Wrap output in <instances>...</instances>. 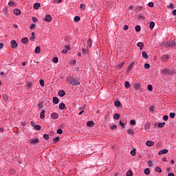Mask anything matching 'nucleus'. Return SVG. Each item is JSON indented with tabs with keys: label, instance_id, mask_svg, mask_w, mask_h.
Here are the masks:
<instances>
[{
	"label": "nucleus",
	"instance_id": "nucleus-1",
	"mask_svg": "<svg viewBox=\"0 0 176 176\" xmlns=\"http://www.w3.org/2000/svg\"><path fill=\"white\" fill-rule=\"evenodd\" d=\"M67 82L69 83V85H72V86H79V85H80V82L76 80L75 78L71 76L67 78Z\"/></svg>",
	"mask_w": 176,
	"mask_h": 176
},
{
	"label": "nucleus",
	"instance_id": "nucleus-2",
	"mask_svg": "<svg viewBox=\"0 0 176 176\" xmlns=\"http://www.w3.org/2000/svg\"><path fill=\"white\" fill-rule=\"evenodd\" d=\"M162 75H169V76H173L174 74H175V72L166 68L162 70Z\"/></svg>",
	"mask_w": 176,
	"mask_h": 176
},
{
	"label": "nucleus",
	"instance_id": "nucleus-3",
	"mask_svg": "<svg viewBox=\"0 0 176 176\" xmlns=\"http://www.w3.org/2000/svg\"><path fill=\"white\" fill-rule=\"evenodd\" d=\"M52 20H53V18H52V16L50 14H46L45 17V21H46L47 23H50Z\"/></svg>",
	"mask_w": 176,
	"mask_h": 176
},
{
	"label": "nucleus",
	"instance_id": "nucleus-4",
	"mask_svg": "<svg viewBox=\"0 0 176 176\" xmlns=\"http://www.w3.org/2000/svg\"><path fill=\"white\" fill-rule=\"evenodd\" d=\"M11 47L12 49H17V42L15 40L11 41Z\"/></svg>",
	"mask_w": 176,
	"mask_h": 176
},
{
	"label": "nucleus",
	"instance_id": "nucleus-5",
	"mask_svg": "<svg viewBox=\"0 0 176 176\" xmlns=\"http://www.w3.org/2000/svg\"><path fill=\"white\" fill-rule=\"evenodd\" d=\"M30 145H36V144H39V139L35 138L30 141Z\"/></svg>",
	"mask_w": 176,
	"mask_h": 176
},
{
	"label": "nucleus",
	"instance_id": "nucleus-6",
	"mask_svg": "<svg viewBox=\"0 0 176 176\" xmlns=\"http://www.w3.org/2000/svg\"><path fill=\"white\" fill-rule=\"evenodd\" d=\"M168 55H163L161 58V60L163 61V63H167V61H168Z\"/></svg>",
	"mask_w": 176,
	"mask_h": 176
},
{
	"label": "nucleus",
	"instance_id": "nucleus-7",
	"mask_svg": "<svg viewBox=\"0 0 176 176\" xmlns=\"http://www.w3.org/2000/svg\"><path fill=\"white\" fill-rule=\"evenodd\" d=\"M29 39L28 37L22 38L21 40V43H23V45H27L28 43Z\"/></svg>",
	"mask_w": 176,
	"mask_h": 176
},
{
	"label": "nucleus",
	"instance_id": "nucleus-8",
	"mask_svg": "<svg viewBox=\"0 0 176 176\" xmlns=\"http://www.w3.org/2000/svg\"><path fill=\"white\" fill-rule=\"evenodd\" d=\"M14 14L20 16L21 14V11L19 9H14Z\"/></svg>",
	"mask_w": 176,
	"mask_h": 176
},
{
	"label": "nucleus",
	"instance_id": "nucleus-9",
	"mask_svg": "<svg viewBox=\"0 0 176 176\" xmlns=\"http://www.w3.org/2000/svg\"><path fill=\"white\" fill-rule=\"evenodd\" d=\"M166 153H168V150L163 149L159 151L158 155H166Z\"/></svg>",
	"mask_w": 176,
	"mask_h": 176
},
{
	"label": "nucleus",
	"instance_id": "nucleus-10",
	"mask_svg": "<svg viewBox=\"0 0 176 176\" xmlns=\"http://www.w3.org/2000/svg\"><path fill=\"white\" fill-rule=\"evenodd\" d=\"M51 118H52V119H54V120L58 119V113H52L51 114Z\"/></svg>",
	"mask_w": 176,
	"mask_h": 176
},
{
	"label": "nucleus",
	"instance_id": "nucleus-11",
	"mask_svg": "<svg viewBox=\"0 0 176 176\" xmlns=\"http://www.w3.org/2000/svg\"><path fill=\"white\" fill-rule=\"evenodd\" d=\"M146 145L147 146H153V145H155V142H153V141H151V140H148L146 142Z\"/></svg>",
	"mask_w": 176,
	"mask_h": 176
},
{
	"label": "nucleus",
	"instance_id": "nucleus-12",
	"mask_svg": "<svg viewBox=\"0 0 176 176\" xmlns=\"http://www.w3.org/2000/svg\"><path fill=\"white\" fill-rule=\"evenodd\" d=\"M59 97H64L65 96V91L63 89L60 90L58 93Z\"/></svg>",
	"mask_w": 176,
	"mask_h": 176
},
{
	"label": "nucleus",
	"instance_id": "nucleus-13",
	"mask_svg": "<svg viewBox=\"0 0 176 176\" xmlns=\"http://www.w3.org/2000/svg\"><path fill=\"white\" fill-rule=\"evenodd\" d=\"M137 46H138V47H140V50H142V49H144V43L139 42L137 43Z\"/></svg>",
	"mask_w": 176,
	"mask_h": 176
},
{
	"label": "nucleus",
	"instance_id": "nucleus-14",
	"mask_svg": "<svg viewBox=\"0 0 176 176\" xmlns=\"http://www.w3.org/2000/svg\"><path fill=\"white\" fill-rule=\"evenodd\" d=\"M94 124H95L94 122H93V121H88L87 122V127H94Z\"/></svg>",
	"mask_w": 176,
	"mask_h": 176
},
{
	"label": "nucleus",
	"instance_id": "nucleus-15",
	"mask_svg": "<svg viewBox=\"0 0 176 176\" xmlns=\"http://www.w3.org/2000/svg\"><path fill=\"white\" fill-rule=\"evenodd\" d=\"M30 41L32 42H34V41H35V39H36V36H35V32H32V35H31V37H30Z\"/></svg>",
	"mask_w": 176,
	"mask_h": 176
},
{
	"label": "nucleus",
	"instance_id": "nucleus-16",
	"mask_svg": "<svg viewBox=\"0 0 176 176\" xmlns=\"http://www.w3.org/2000/svg\"><path fill=\"white\" fill-rule=\"evenodd\" d=\"M59 109L61 111L65 109V104H64V102H62L60 104H59Z\"/></svg>",
	"mask_w": 176,
	"mask_h": 176
},
{
	"label": "nucleus",
	"instance_id": "nucleus-17",
	"mask_svg": "<svg viewBox=\"0 0 176 176\" xmlns=\"http://www.w3.org/2000/svg\"><path fill=\"white\" fill-rule=\"evenodd\" d=\"M91 45H93V40H91V38H89L87 40V47H91Z\"/></svg>",
	"mask_w": 176,
	"mask_h": 176
},
{
	"label": "nucleus",
	"instance_id": "nucleus-18",
	"mask_svg": "<svg viewBox=\"0 0 176 176\" xmlns=\"http://www.w3.org/2000/svg\"><path fill=\"white\" fill-rule=\"evenodd\" d=\"M46 113V111L42 110L40 114V118L41 119H45V113Z\"/></svg>",
	"mask_w": 176,
	"mask_h": 176
},
{
	"label": "nucleus",
	"instance_id": "nucleus-19",
	"mask_svg": "<svg viewBox=\"0 0 176 176\" xmlns=\"http://www.w3.org/2000/svg\"><path fill=\"white\" fill-rule=\"evenodd\" d=\"M134 9L135 12H141V10H142V6H138L137 7H135Z\"/></svg>",
	"mask_w": 176,
	"mask_h": 176
},
{
	"label": "nucleus",
	"instance_id": "nucleus-20",
	"mask_svg": "<svg viewBox=\"0 0 176 176\" xmlns=\"http://www.w3.org/2000/svg\"><path fill=\"white\" fill-rule=\"evenodd\" d=\"M34 52L36 54H39L41 53V46H36Z\"/></svg>",
	"mask_w": 176,
	"mask_h": 176
},
{
	"label": "nucleus",
	"instance_id": "nucleus-21",
	"mask_svg": "<svg viewBox=\"0 0 176 176\" xmlns=\"http://www.w3.org/2000/svg\"><path fill=\"white\" fill-rule=\"evenodd\" d=\"M134 89H135V90H140L141 89V85H140V83H135Z\"/></svg>",
	"mask_w": 176,
	"mask_h": 176
},
{
	"label": "nucleus",
	"instance_id": "nucleus-22",
	"mask_svg": "<svg viewBox=\"0 0 176 176\" xmlns=\"http://www.w3.org/2000/svg\"><path fill=\"white\" fill-rule=\"evenodd\" d=\"M52 102L53 104H58V102H60V101L58 100V98L54 97L52 100Z\"/></svg>",
	"mask_w": 176,
	"mask_h": 176
},
{
	"label": "nucleus",
	"instance_id": "nucleus-23",
	"mask_svg": "<svg viewBox=\"0 0 176 176\" xmlns=\"http://www.w3.org/2000/svg\"><path fill=\"white\" fill-rule=\"evenodd\" d=\"M33 8H34V9H36V10L39 9V8H41V3H35L34 4Z\"/></svg>",
	"mask_w": 176,
	"mask_h": 176
},
{
	"label": "nucleus",
	"instance_id": "nucleus-24",
	"mask_svg": "<svg viewBox=\"0 0 176 176\" xmlns=\"http://www.w3.org/2000/svg\"><path fill=\"white\" fill-rule=\"evenodd\" d=\"M82 52L84 55L89 54V49L82 48Z\"/></svg>",
	"mask_w": 176,
	"mask_h": 176
},
{
	"label": "nucleus",
	"instance_id": "nucleus-25",
	"mask_svg": "<svg viewBox=\"0 0 176 176\" xmlns=\"http://www.w3.org/2000/svg\"><path fill=\"white\" fill-rule=\"evenodd\" d=\"M142 54V57L144 58H145V60H147V58H148V54H146V52L143 51Z\"/></svg>",
	"mask_w": 176,
	"mask_h": 176
},
{
	"label": "nucleus",
	"instance_id": "nucleus-26",
	"mask_svg": "<svg viewBox=\"0 0 176 176\" xmlns=\"http://www.w3.org/2000/svg\"><path fill=\"white\" fill-rule=\"evenodd\" d=\"M144 174L146 175H149V174H151V170L149 169V168H146V169H144Z\"/></svg>",
	"mask_w": 176,
	"mask_h": 176
},
{
	"label": "nucleus",
	"instance_id": "nucleus-27",
	"mask_svg": "<svg viewBox=\"0 0 176 176\" xmlns=\"http://www.w3.org/2000/svg\"><path fill=\"white\" fill-rule=\"evenodd\" d=\"M149 28L150 30H153L155 28V22L151 21L149 24Z\"/></svg>",
	"mask_w": 176,
	"mask_h": 176
},
{
	"label": "nucleus",
	"instance_id": "nucleus-28",
	"mask_svg": "<svg viewBox=\"0 0 176 176\" xmlns=\"http://www.w3.org/2000/svg\"><path fill=\"white\" fill-rule=\"evenodd\" d=\"M114 105L116 107V108H119V107L122 105V103H120V101H116L114 102Z\"/></svg>",
	"mask_w": 176,
	"mask_h": 176
},
{
	"label": "nucleus",
	"instance_id": "nucleus-29",
	"mask_svg": "<svg viewBox=\"0 0 176 176\" xmlns=\"http://www.w3.org/2000/svg\"><path fill=\"white\" fill-rule=\"evenodd\" d=\"M113 118L116 119V120H119V119H120V115L118 113H115Z\"/></svg>",
	"mask_w": 176,
	"mask_h": 176
},
{
	"label": "nucleus",
	"instance_id": "nucleus-30",
	"mask_svg": "<svg viewBox=\"0 0 176 176\" xmlns=\"http://www.w3.org/2000/svg\"><path fill=\"white\" fill-rule=\"evenodd\" d=\"M124 86L126 89H130V82L129 81H126L124 83Z\"/></svg>",
	"mask_w": 176,
	"mask_h": 176
},
{
	"label": "nucleus",
	"instance_id": "nucleus-31",
	"mask_svg": "<svg viewBox=\"0 0 176 176\" xmlns=\"http://www.w3.org/2000/svg\"><path fill=\"white\" fill-rule=\"evenodd\" d=\"M58 141H60V137H56L53 139L54 144H57V142H58Z\"/></svg>",
	"mask_w": 176,
	"mask_h": 176
},
{
	"label": "nucleus",
	"instance_id": "nucleus-32",
	"mask_svg": "<svg viewBox=\"0 0 176 176\" xmlns=\"http://www.w3.org/2000/svg\"><path fill=\"white\" fill-rule=\"evenodd\" d=\"M80 10H86V5H85L83 3L80 4Z\"/></svg>",
	"mask_w": 176,
	"mask_h": 176
},
{
	"label": "nucleus",
	"instance_id": "nucleus-33",
	"mask_svg": "<svg viewBox=\"0 0 176 176\" xmlns=\"http://www.w3.org/2000/svg\"><path fill=\"white\" fill-rule=\"evenodd\" d=\"M3 101H8V100H9V96H8L7 94H3Z\"/></svg>",
	"mask_w": 176,
	"mask_h": 176
},
{
	"label": "nucleus",
	"instance_id": "nucleus-34",
	"mask_svg": "<svg viewBox=\"0 0 176 176\" xmlns=\"http://www.w3.org/2000/svg\"><path fill=\"white\" fill-rule=\"evenodd\" d=\"M155 171H156V173H162V168L159 166H157L155 168Z\"/></svg>",
	"mask_w": 176,
	"mask_h": 176
},
{
	"label": "nucleus",
	"instance_id": "nucleus-35",
	"mask_svg": "<svg viewBox=\"0 0 176 176\" xmlns=\"http://www.w3.org/2000/svg\"><path fill=\"white\" fill-rule=\"evenodd\" d=\"M135 30L136 32H140V31H141V26L136 25L135 28Z\"/></svg>",
	"mask_w": 176,
	"mask_h": 176
},
{
	"label": "nucleus",
	"instance_id": "nucleus-36",
	"mask_svg": "<svg viewBox=\"0 0 176 176\" xmlns=\"http://www.w3.org/2000/svg\"><path fill=\"white\" fill-rule=\"evenodd\" d=\"M9 174H10L11 175H13L16 174V170H14V169H10Z\"/></svg>",
	"mask_w": 176,
	"mask_h": 176
},
{
	"label": "nucleus",
	"instance_id": "nucleus-37",
	"mask_svg": "<svg viewBox=\"0 0 176 176\" xmlns=\"http://www.w3.org/2000/svg\"><path fill=\"white\" fill-rule=\"evenodd\" d=\"M52 61H53V63H54L55 64H57V63H58V58H57V57H54V58H52Z\"/></svg>",
	"mask_w": 176,
	"mask_h": 176
},
{
	"label": "nucleus",
	"instance_id": "nucleus-38",
	"mask_svg": "<svg viewBox=\"0 0 176 176\" xmlns=\"http://www.w3.org/2000/svg\"><path fill=\"white\" fill-rule=\"evenodd\" d=\"M175 45H176L175 41H171L170 43L169 44V47H174Z\"/></svg>",
	"mask_w": 176,
	"mask_h": 176
},
{
	"label": "nucleus",
	"instance_id": "nucleus-39",
	"mask_svg": "<svg viewBox=\"0 0 176 176\" xmlns=\"http://www.w3.org/2000/svg\"><path fill=\"white\" fill-rule=\"evenodd\" d=\"M41 129H42V126H41V125H36V126H34V130L39 131Z\"/></svg>",
	"mask_w": 176,
	"mask_h": 176
},
{
	"label": "nucleus",
	"instance_id": "nucleus-40",
	"mask_svg": "<svg viewBox=\"0 0 176 176\" xmlns=\"http://www.w3.org/2000/svg\"><path fill=\"white\" fill-rule=\"evenodd\" d=\"M151 127V124L149 123H146L145 125H144V129L145 130H148V129H150Z\"/></svg>",
	"mask_w": 176,
	"mask_h": 176
},
{
	"label": "nucleus",
	"instance_id": "nucleus-41",
	"mask_svg": "<svg viewBox=\"0 0 176 176\" xmlns=\"http://www.w3.org/2000/svg\"><path fill=\"white\" fill-rule=\"evenodd\" d=\"M147 89L148 91H152V90H153V87L151 85H148Z\"/></svg>",
	"mask_w": 176,
	"mask_h": 176
},
{
	"label": "nucleus",
	"instance_id": "nucleus-42",
	"mask_svg": "<svg viewBox=\"0 0 176 176\" xmlns=\"http://www.w3.org/2000/svg\"><path fill=\"white\" fill-rule=\"evenodd\" d=\"M144 68L146 69H149L151 68V65H149V63H145L144 64Z\"/></svg>",
	"mask_w": 176,
	"mask_h": 176
},
{
	"label": "nucleus",
	"instance_id": "nucleus-43",
	"mask_svg": "<svg viewBox=\"0 0 176 176\" xmlns=\"http://www.w3.org/2000/svg\"><path fill=\"white\" fill-rule=\"evenodd\" d=\"M74 21L78 22L80 21V17L78 16H76L74 19Z\"/></svg>",
	"mask_w": 176,
	"mask_h": 176
},
{
	"label": "nucleus",
	"instance_id": "nucleus-44",
	"mask_svg": "<svg viewBox=\"0 0 176 176\" xmlns=\"http://www.w3.org/2000/svg\"><path fill=\"white\" fill-rule=\"evenodd\" d=\"M169 116H170V119H174V118H175V113H170L169 114Z\"/></svg>",
	"mask_w": 176,
	"mask_h": 176
},
{
	"label": "nucleus",
	"instance_id": "nucleus-45",
	"mask_svg": "<svg viewBox=\"0 0 176 176\" xmlns=\"http://www.w3.org/2000/svg\"><path fill=\"white\" fill-rule=\"evenodd\" d=\"M40 85L42 87H45V80H40Z\"/></svg>",
	"mask_w": 176,
	"mask_h": 176
},
{
	"label": "nucleus",
	"instance_id": "nucleus-46",
	"mask_svg": "<svg viewBox=\"0 0 176 176\" xmlns=\"http://www.w3.org/2000/svg\"><path fill=\"white\" fill-rule=\"evenodd\" d=\"M3 12L6 16H8V8L5 7V8L3 10Z\"/></svg>",
	"mask_w": 176,
	"mask_h": 176
},
{
	"label": "nucleus",
	"instance_id": "nucleus-47",
	"mask_svg": "<svg viewBox=\"0 0 176 176\" xmlns=\"http://www.w3.org/2000/svg\"><path fill=\"white\" fill-rule=\"evenodd\" d=\"M148 167H153V162L152 161H148Z\"/></svg>",
	"mask_w": 176,
	"mask_h": 176
},
{
	"label": "nucleus",
	"instance_id": "nucleus-48",
	"mask_svg": "<svg viewBox=\"0 0 176 176\" xmlns=\"http://www.w3.org/2000/svg\"><path fill=\"white\" fill-rule=\"evenodd\" d=\"M43 138H44V140L47 141L49 140V135L48 134H44L43 135Z\"/></svg>",
	"mask_w": 176,
	"mask_h": 176
},
{
	"label": "nucleus",
	"instance_id": "nucleus-49",
	"mask_svg": "<svg viewBox=\"0 0 176 176\" xmlns=\"http://www.w3.org/2000/svg\"><path fill=\"white\" fill-rule=\"evenodd\" d=\"M148 6L149 8H153V7L155 6V4L153 3V2H149V3H148Z\"/></svg>",
	"mask_w": 176,
	"mask_h": 176
},
{
	"label": "nucleus",
	"instance_id": "nucleus-50",
	"mask_svg": "<svg viewBox=\"0 0 176 176\" xmlns=\"http://www.w3.org/2000/svg\"><path fill=\"white\" fill-rule=\"evenodd\" d=\"M126 176H133V172L131 170H129L126 174Z\"/></svg>",
	"mask_w": 176,
	"mask_h": 176
},
{
	"label": "nucleus",
	"instance_id": "nucleus-51",
	"mask_svg": "<svg viewBox=\"0 0 176 176\" xmlns=\"http://www.w3.org/2000/svg\"><path fill=\"white\" fill-rule=\"evenodd\" d=\"M135 123H136V122H135V120H131L130 121V124H131V126H135Z\"/></svg>",
	"mask_w": 176,
	"mask_h": 176
},
{
	"label": "nucleus",
	"instance_id": "nucleus-52",
	"mask_svg": "<svg viewBox=\"0 0 176 176\" xmlns=\"http://www.w3.org/2000/svg\"><path fill=\"white\" fill-rule=\"evenodd\" d=\"M128 134H134V131L133 129H128L127 131Z\"/></svg>",
	"mask_w": 176,
	"mask_h": 176
},
{
	"label": "nucleus",
	"instance_id": "nucleus-53",
	"mask_svg": "<svg viewBox=\"0 0 176 176\" xmlns=\"http://www.w3.org/2000/svg\"><path fill=\"white\" fill-rule=\"evenodd\" d=\"M32 20L33 23H38V19H36V17H35V16H33L32 18Z\"/></svg>",
	"mask_w": 176,
	"mask_h": 176
},
{
	"label": "nucleus",
	"instance_id": "nucleus-54",
	"mask_svg": "<svg viewBox=\"0 0 176 176\" xmlns=\"http://www.w3.org/2000/svg\"><path fill=\"white\" fill-rule=\"evenodd\" d=\"M119 124L122 129H124V124L122 122V120L119 122Z\"/></svg>",
	"mask_w": 176,
	"mask_h": 176
},
{
	"label": "nucleus",
	"instance_id": "nucleus-55",
	"mask_svg": "<svg viewBox=\"0 0 176 176\" xmlns=\"http://www.w3.org/2000/svg\"><path fill=\"white\" fill-rule=\"evenodd\" d=\"M163 120H164L165 122L168 120V116L167 115L164 116Z\"/></svg>",
	"mask_w": 176,
	"mask_h": 176
},
{
	"label": "nucleus",
	"instance_id": "nucleus-56",
	"mask_svg": "<svg viewBox=\"0 0 176 176\" xmlns=\"http://www.w3.org/2000/svg\"><path fill=\"white\" fill-rule=\"evenodd\" d=\"M138 20H145V18L142 15H139L138 16Z\"/></svg>",
	"mask_w": 176,
	"mask_h": 176
},
{
	"label": "nucleus",
	"instance_id": "nucleus-57",
	"mask_svg": "<svg viewBox=\"0 0 176 176\" xmlns=\"http://www.w3.org/2000/svg\"><path fill=\"white\" fill-rule=\"evenodd\" d=\"M135 149H134V150H132L131 151V155H132V156H135Z\"/></svg>",
	"mask_w": 176,
	"mask_h": 176
},
{
	"label": "nucleus",
	"instance_id": "nucleus-58",
	"mask_svg": "<svg viewBox=\"0 0 176 176\" xmlns=\"http://www.w3.org/2000/svg\"><path fill=\"white\" fill-rule=\"evenodd\" d=\"M56 133H57V134H61V133H63V129H58L56 131Z\"/></svg>",
	"mask_w": 176,
	"mask_h": 176
},
{
	"label": "nucleus",
	"instance_id": "nucleus-59",
	"mask_svg": "<svg viewBox=\"0 0 176 176\" xmlns=\"http://www.w3.org/2000/svg\"><path fill=\"white\" fill-rule=\"evenodd\" d=\"M65 48L66 50H71V46L69 45H65Z\"/></svg>",
	"mask_w": 176,
	"mask_h": 176
},
{
	"label": "nucleus",
	"instance_id": "nucleus-60",
	"mask_svg": "<svg viewBox=\"0 0 176 176\" xmlns=\"http://www.w3.org/2000/svg\"><path fill=\"white\" fill-rule=\"evenodd\" d=\"M123 30H124V31H127V30H129V25H124V28H123Z\"/></svg>",
	"mask_w": 176,
	"mask_h": 176
},
{
	"label": "nucleus",
	"instance_id": "nucleus-61",
	"mask_svg": "<svg viewBox=\"0 0 176 176\" xmlns=\"http://www.w3.org/2000/svg\"><path fill=\"white\" fill-rule=\"evenodd\" d=\"M149 111L153 112V111H155V106H151V107H150Z\"/></svg>",
	"mask_w": 176,
	"mask_h": 176
},
{
	"label": "nucleus",
	"instance_id": "nucleus-62",
	"mask_svg": "<svg viewBox=\"0 0 176 176\" xmlns=\"http://www.w3.org/2000/svg\"><path fill=\"white\" fill-rule=\"evenodd\" d=\"M14 5V3L13 1H10V2L8 3V6L12 7V6H13Z\"/></svg>",
	"mask_w": 176,
	"mask_h": 176
},
{
	"label": "nucleus",
	"instance_id": "nucleus-63",
	"mask_svg": "<svg viewBox=\"0 0 176 176\" xmlns=\"http://www.w3.org/2000/svg\"><path fill=\"white\" fill-rule=\"evenodd\" d=\"M30 30H34L35 28V24L32 23L30 27Z\"/></svg>",
	"mask_w": 176,
	"mask_h": 176
},
{
	"label": "nucleus",
	"instance_id": "nucleus-64",
	"mask_svg": "<svg viewBox=\"0 0 176 176\" xmlns=\"http://www.w3.org/2000/svg\"><path fill=\"white\" fill-rule=\"evenodd\" d=\"M123 65H124V62H122L120 65H118V68H122Z\"/></svg>",
	"mask_w": 176,
	"mask_h": 176
}]
</instances>
